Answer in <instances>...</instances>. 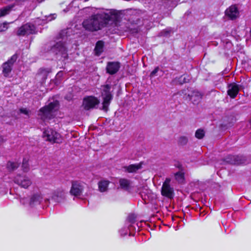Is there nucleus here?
Returning <instances> with one entry per match:
<instances>
[{"label":"nucleus","instance_id":"obj_18","mask_svg":"<svg viewBox=\"0 0 251 251\" xmlns=\"http://www.w3.org/2000/svg\"><path fill=\"white\" fill-rule=\"evenodd\" d=\"M142 168V163L136 164H131L127 166L124 167L126 171L129 173H135L136 171Z\"/></svg>","mask_w":251,"mask_h":251},{"label":"nucleus","instance_id":"obj_32","mask_svg":"<svg viewBox=\"0 0 251 251\" xmlns=\"http://www.w3.org/2000/svg\"><path fill=\"white\" fill-rule=\"evenodd\" d=\"M204 136V131L203 129H199L195 133V136L198 139H202Z\"/></svg>","mask_w":251,"mask_h":251},{"label":"nucleus","instance_id":"obj_1","mask_svg":"<svg viewBox=\"0 0 251 251\" xmlns=\"http://www.w3.org/2000/svg\"><path fill=\"white\" fill-rule=\"evenodd\" d=\"M118 15L114 10H107L106 11L100 14H97L91 18L86 20L83 22V26L87 30L90 31H97L100 29L102 27L108 26L109 22L114 26L112 29L109 28L111 33H119L118 26L117 25Z\"/></svg>","mask_w":251,"mask_h":251},{"label":"nucleus","instance_id":"obj_5","mask_svg":"<svg viewBox=\"0 0 251 251\" xmlns=\"http://www.w3.org/2000/svg\"><path fill=\"white\" fill-rule=\"evenodd\" d=\"M43 137L50 142L60 143L62 142L60 134L52 128H48L45 129Z\"/></svg>","mask_w":251,"mask_h":251},{"label":"nucleus","instance_id":"obj_22","mask_svg":"<svg viewBox=\"0 0 251 251\" xmlns=\"http://www.w3.org/2000/svg\"><path fill=\"white\" fill-rule=\"evenodd\" d=\"M175 179L178 183H183L185 180L184 173L179 171L175 174Z\"/></svg>","mask_w":251,"mask_h":251},{"label":"nucleus","instance_id":"obj_36","mask_svg":"<svg viewBox=\"0 0 251 251\" xmlns=\"http://www.w3.org/2000/svg\"><path fill=\"white\" fill-rule=\"evenodd\" d=\"M159 68L158 67H156L150 74V77H153L157 75V73L158 72Z\"/></svg>","mask_w":251,"mask_h":251},{"label":"nucleus","instance_id":"obj_35","mask_svg":"<svg viewBox=\"0 0 251 251\" xmlns=\"http://www.w3.org/2000/svg\"><path fill=\"white\" fill-rule=\"evenodd\" d=\"M8 28V23L4 22L0 24V31L2 32L5 31Z\"/></svg>","mask_w":251,"mask_h":251},{"label":"nucleus","instance_id":"obj_11","mask_svg":"<svg viewBox=\"0 0 251 251\" xmlns=\"http://www.w3.org/2000/svg\"><path fill=\"white\" fill-rule=\"evenodd\" d=\"M242 86L235 83H232L228 85L227 94L232 99L235 98L239 93Z\"/></svg>","mask_w":251,"mask_h":251},{"label":"nucleus","instance_id":"obj_13","mask_svg":"<svg viewBox=\"0 0 251 251\" xmlns=\"http://www.w3.org/2000/svg\"><path fill=\"white\" fill-rule=\"evenodd\" d=\"M120 68V63L118 62H108L106 66V72L110 75H114L118 72Z\"/></svg>","mask_w":251,"mask_h":251},{"label":"nucleus","instance_id":"obj_4","mask_svg":"<svg viewBox=\"0 0 251 251\" xmlns=\"http://www.w3.org/2000/svg\"><path fill=\"white\" fill-rule=\"evenodd\" d=\"M51 53H53L54 55L60 56L64 59H67L68 57L67 50L65 43L62 41L57 42L53 45L50 49V51Z\"/></svg>","mask_w":251,"mask_h":251},{"label":"nucleus","instance_id":"obj_16","mask_svg":"<svg viewBox=\"0 0 251 251\" xmlns=\"http://www.w3.org/2000/svg\"><path fill=\"white\" fill-rule=\"evenodd\" d=\"M161 194L165 197L172 198L174 197V189L170 185H162Z\"/></svg>","mask_w":251,"mask_h":251},{"label":"nucleus","instance_id":"obj_8","mask_svg":"<svg viewBox=\"0 0 251 251\" xmlns=\"http://www.w3.org/2000/svg\"><path fill=\"white\" fill-rule=\"evenodd\" d=\"M100 103V100L94 96H89L84 98L83 100V105L85 110L96 108Z\"/></svg>","mask_w":251,"mask_h":251},{"label":"nucleus","instance_id":"obj_25","mask_svg":"<svg viewBox=\"0 0 251 251\" xmlns=\"http://www.w3.org/2000/svg\"><path fill=\"white\" fill-rule=\"evenodd\" d=\"M6 166L9 171H13L19 167V163L16 162L8 161Z\"/></svg>","mask_w":251,"mask_h":251},{"label":"nucleus","instance_id":"obj_31","mask_svg":"<svg viewBox=\"0 0 251 251\" xmlns=\"http://www.w3.org/2000/svg\"><path fill=\"white\" fill-rule=\"evenodd\" d=\"M22 167L24 172H27L29 170L28 160L25 158L23 159Z\"/></svg>","mask_w":251,"mask_h":251},{"label":"nucleus","instance_id":"obj_12","mask_svg":"<svg viewBox=\"0 0 251 251\" xmlns=\"http://www.w3.org/2000/svg\"><path fill=\"white\" fill-rule=\"evenodd\" d=\"M66 199L65 193L62 190L54 192L51 197V200L54 202L61 203L65 201Z\"/></svg>","mask_w":251,"mask_h":251},{"label":"nucleus","instance_id":"obj_39","mask_svg":"<svg viewBox=\"0 0 251 251\" xmlns=\"http://www.w3.org/2000/svg\"><path fill=\"white\" fill-rule=\"evenodd\" d=\"M171 178H166L162 185H170Z\"/></svg>","mask_w":251,"mask_h":251},{"label":"nucleus","instance_id":"obj_19","mask_svg":"<svg viewBox=\"0 0 251 251\" xmlns=\"http://www.w3.org/2000/svg\"><path fill=\"white\" fill-rule=\"evenodd\" d=\"M110 181L106 180H101L98 182L99 190L100 192H106L108 190V187Z\"/></svg>","mask_w":251,"mask_h":251},{"label":"nucleus","instance_id":"obj_9","mask_svg":"<svg viewBox=\"0 0 251 251\" xmlns=\"http://www.w3.org/2000/svg\"><path fill=\"white\" fill-rule=\"evenodd\" d=\"M43 199L42 196L41 194L37 193L34 194L32 197L28 199V198H23L21 200V203L25 204V203L28 202L30 206L33 207L35 205L39 204Z\"/></svg>","mask_w":251,"mask_h":251},{"label":"nucleus","instance_id":"obj_37","mask_svg":"<svg viewBox=\"0 0 251 251\" xmlns=\"http://www.w3.org/2000/svg\"><path fill=\"white\" fill-rule=\"evenodd\" d=\"M170 30H164L161 32V34L162 36H167L170 34Z\"/></svg>","mask_w":251,"mask_h":251},{"label":"nucleus","instance_id":"obj_17","mask_svg":"<svg viewBox=\"0 0 251 251\" xmlns=\"http://www.w3.org/2000/svg\"><path fill=\"white\" fill-rule=\"evenodd\" d=\"M136 216L134 214H130L127 217L125 225H127V229H130L131 228L135 229V227L133 225L136 221Z\"/></svg>","mask_w":251,"mask_h":251},{"label":"nucleus","instance_id":"obj_21","mask_svg":"<svg viewBox=\"0 0 251 251\" xmlns=\"http://www.w3.org/2000/svg\"><path fill=\"white\" fill-rule=\"evenodd\" d=\"M135 229H133L131 228L130 229H127V225H125V226L121 228V229L119 231L120 233L121 236H125L129 232V236H134V234L133 233V231L135 230Z\"/></svg>","mask_w":251,"mask_h":251},{"label":"nucleus","instance_id":"obj_41","mask_svg":"<svg viewBox=\"0 0 251 251\" xmlns=\"http://www.w3.org/2000/svg\"><path fill=\"white\" fill-rule=\"evenodd\" d=\"M137 226L138 227H139V226H139V223H137Z\"/></svg>","mask_w":251,"mask_h":251},{"label":"nucleus","instance_id":"obj_7","mask_svg":"<svg viewBox=\"0 0 251 251\" xmlns=\"http://www.w3.org/2000/svg\"><path fill=\"white\" fill-rule=\"evenodd\" d=\"M36 33L35 26L32 24H26L19 27L17 31L18 36H25Z\"/></svg>","mask_w":251,"mask_h":251},{"label":"nucleus","instance_id":"obj_34","mask_svg":"<svg viewBox=\"0 0 251 251\" xmlns=\"http://www.w3.org/2000/svg\"><path fill=\"white\" fill-rule=\"evenodd\" d=\"M18 58L17 55L16 54H15L13 55L10 59H9L7 62H6L7 63L10 64L11 66H13L15 62L17 60Z\"/></svg>","mask_w":251,"mask_h":251},{"label":"nucleus","instance_id":"obj_38","mask_svg":"<svg viewBox=\"0 0 251 251\" xmlns=\"http://www.w3.org/2000/svg\"><path fill=\"white\" fill-rule=\"evenodd\" d=\"M179 81H180V83L182 84L183 83H186V82H187V80H186L185 77L184 76H181V77L179 78Z\"/></svg>","mask_w":251,"mask_h":251},{"label":"nucleus","instance_id":"obj_2","mask_svg":"<svg viewBox=\"0 0 251 251\" xmlns=\"http://www.w3.org/2000/svg\"><path fill=\"white\" fill-rule=\"evenodd\" d=\"M58 101L57 100L50 102L40 110L41 118L44 120H50L54 118V112L57 110Z\"/></svg>","mask_w":251,"mask_h":251},{"label":"nucleus","instance_id":"obj_23","mask_svg":"<svg viewBox=\"0 0 251 251\" xmlns=\"http://www.w3.org/2000/svg\"><path fill=\"white\" fill-rule=\"evenodd\" d=\"M104 44L102 41H99L97 42L95 47V51L98 55H99L103 51Z\"/></svg>","mask_w":251,"mask_h":251},{"label":"nucleus","instance_id":"obj_27","mask_svg":"<svg viewBox=\"0 0 251 251\" xmlns=\"http://www.w3.org/2000/svg\"><path fill=\"white\" fill-rule=\"evenodd\" d=\"M236 155H229L225 158V161L228 163L236 165Z\"/></svg>","mask_w":251,"mask_h":251},{"label":"nucleus","instance_id":"obj_40","mask_svg":"<svg viewBox=\"0 0 251 251\" xmlns=\"http://www.w3.org/2000/svg\"><path fill=\"white\" fill-rule=\"evenodd\" d=\"M39 2H41L43 1L44 0H37Z\"/></svg>","mask_w":251,"mask_h":251},{"label":"nucleus","instance_id":"obj_15","mask_svg":"<svg viewBox=\"0 0 251 251\" xmlns=\"http://www.w3.org/2000/svg\"><path fill=\"white\" fill-rule=\"evenodd\" d=\"M190 100L195 105H198L202 99V95L199 91H194L191 95H188Z\"/></svg>","mask_w":251,"mask_h":251},{"label":"nucleus","instance_id":"obj_33","mask_svg":"<svg viewBox=\"0 0 251 251\" xmlns=\"http://www.w3.org/2000/svg\"><path fill=\"white\" fill-rule=\"evenodd\" d=\"M178 142L180 145H185L188 142V139L185 136H181L179 137Z\"/></svg>","mask_w":251,"mask_h":251},{"label":"nucleus","instance_id":"obj_29","mask_svg":"<svg viewBox=\"0 0 251 251\" xmlns=\"http://www.w3.org/2000/svg\"><path fill=\"white\" fill-rule=\"evenodd\" d=\"M138 191L140 194L141 195V196L142 197V199L144 200H145L146 199V194L149 193V192L150 191L148 189H146L145 187L139 188Z\"/></svg>","mask_w":251,"mask_h":251},{"label":"nucleus","instance_id":"obj_28","mask_svg":"<svg viewBox=\"0 0 251 251\" xmlns=\"http://www.w3.org/2000/svg\"><path fill=\"white\" fill-rule=\"evenodd\" d=\"M237 158H236V165L245 164L247 162V158L242 155H236Z\"/></svg>","mask_w":251,"mask_h":251},{"label":"nucleus","instance_id":"obj_6","mask_svg":"<svg viewBox=\"0 0 251 251\" xmlns=\"http://www.w3.org/2000/svg\"><path fill=\"white\" fill-rule=\"evenodd\" d=\"M14 182L21 188L27 189L32 184L31 179L26 175L18 174L13 178Z\"/></svg>","mask_w":251,"mask_h":251},{"label":"nucleus","instance_id":"obj_20","mask_svg":"<svg viewBox=\"0 0 251 251\" xmlns=\"http://www.w3.org/2000/svg\"><path fill=\"white\" fill-rule=\"evenodd\" d=\"M119 184L121 188L128 190L130 189L131 181L126 178H121L119 180Z\"/></svg>","mask_w":251,"mask_h":251},{"label":"nucleus","instance_id":"obj_24","mask_svg":"<svg viewBox=\"0 0 251 251\" xmlns=\"http://www.w3.org/2000/svg\"><path fill=\"white\" fill-rule=\"evenodd\" d=\"M12 67L10 64L7 63L6 62L4 63L2 65V72L5 76H7L9 75V74L11 72L12 70Z\"/></svg>","mask_w":251,"mask_h":251},{"label":"nucleus","instance_id":"obj_3","mask_svg":"<svg viewBox=\"0 0 251 251\" xmlns=\"http://www.w3.org/2000/svg\"><path fill=\"white\" fill-rule=\"evenodd\" d=\"M111 88V86L109 84H106L102 87L101 97L103 100L101 109L104 111L108 110V106L113 98L112 95L110 91Z\"/></svg>","mask_w":251,"mask_h":251},{"label":"nucleus","instance_id":"obj_14","mask_svg":"<svg viewBox=\"0 0 251 251\" xmlns=\"http://www.w3.org/2000/svg\"><path fill=\"white\" fill-rule=\"evenodd\" d=\"M226 15L231 20H235L239 16V12L235 5H231L225 11Z\"/></svg>","mask_w":251,"mask_h":251},{"label":"nucleus","instance_id":"obj_30","mask_svg":"<svg viewBox=\"0 0 251 251\" xmlns=\"http://www.w3.org/2000/svg\"><path fill=\"white\" fill-rule=\"evenodd\" d=\"M19 113L24 114L26 118H29L31 113L30 110L26 108H21L19 109Z\"/></svg>","mask_w":251,"mask_h":251},{"label":"nucleus","instance_id":"obj_26","mask_svg":"<svg viewBox=\"0 0 251 251\" xmlns=\"http://www.w3.org/2000/svg\"><path fill=\"white\" fill-rule=\"evenodd\" d=\"M45 18H46V19H43L42 20V21H41V20L38 19V20L37 21V23H38V24H39V25L45 24L47 23V22L55 19L56 16H55V14H50V15H49L48 16H46Z\"/></svg>","mask_w":251,"mask_h":251},{"label":"nucleus","instance_id":"obj_10","mask_svg":"<svg viewBox=\"0 0 251 251\" xmlns=\"http://www.w3.org/2000/svg\"><path fill=\"white\" fill-rule=\"evenodd\" d=\"M84 183L75 181L72 183V187L70 190V194L75 197H79L82 194L84 189Z\"/></svg>","mask_w":251,"mask_h":251}]
</instances>
